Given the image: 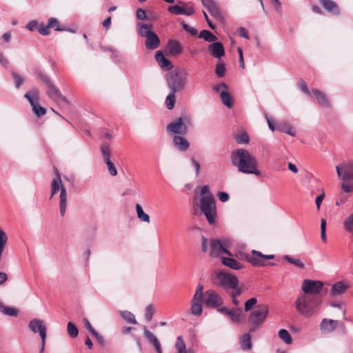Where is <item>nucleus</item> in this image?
<instances>
[{"mask_svg": "<svg viewBox=\"0 0 353 353\" xmlns=\"http://www.w3.org/2000/svg\"><path fill=\"white\" fill-rule=\"evenodd\" d=\"M323 283L319 281L305 279L301 289L304 294L299 296L295 301V307L305 317H310L319 309L323 294Z\"/></svg>", "mask_w": 353, "mask_h": 353, "instance_id": "obj_1", "label": "nucleus"}, {"mask_svg": "<svg viewBox=\"0 0 353 353\" xmlns=\"http://www.w3.org/2000/svg\"><path fill=\"white\" fill-rule=\"evenodd\" d=\"M231 162L238 171L244 174H253L261 176L256 158L247 150L238 149L231 153Z\"/></svg>", "mask_w": 353, "mask_h": 353, "instance_id": "obj_2", "label": "nucleus"}, {"mask_svg": "<svg viewBox=\"0 0 353 353\" xmlns=\"http://www.w3.org/2000/svg\"><path fill=\"white\" fill-rule=\"evenodd\" d=\"M188 73L181 68L170 72L166 76L168 88L172 92H179L185 90Z\"/></svg>", "mask_w": 353, "mask_h": 353, "instance_id": "obj_3", "label": "nucleus"}, {"mask_svg": "<svg viewBox=\"0 0 353 353\" xmlns=\"http://www.w3.org/2000/svg\"><path fill=\"white\" fill-rule=\"evenodd\" d=\"M269 314V306L265 303L258 304L248 316V323L251 327L249 332H254L262 327Z\"/></svg>", "mask_w": 353, "mask_h": 353, "instance_id": "obj_4", "label": "nucleus"}, {"mask_svg": "<svg viewBox=\"0 0 353 353\" xmlns=\"http://www.w3.org/2000/svg\"><path fill=\"white\" fill-rule=\"evenodd\" d=\"M212 281L214 285L221 287L227 293H230L232 288H236V282H239L236 276L223 270L214 272L212 275Z\"/></svg>", "mask_w": 353, "mask_h": 353, "instance_id": "obj_5", "label": "nucleus"}, {"mask_svg": "<svg viewBox=\"0 0 353 353\" xmlns=\"http://www.w3.org/2000/svg\"><path fill=\"white\" fill-rule=\"evenodd\" d=\"M139 34L145 38V46L148 50H155L160 46L161 41L158 35L152 31V26L147 23L138 24Z\"/></svg>", "mask_w": 353, "mask_h": 353, "instance_id": "obj_6", "label": "nucleus"}, {"mask_svg": "<svg viewBox=\"0 0 353 353\" xmlns=\"http://www.w3.org/2000/svg\"><path fill=\"white\" fill-rule=\"evenodd\" d=\"M54 170L57 174V177L54 179L51 183V197L55 194L58 191L61 190L60 193V213L63 216L65 212L67 205V192L65 187L63 185L60 174L57 168H54Z\"/></svg>", "mask_w": 353, "mask_h": 353, "instance_id": "obj_7", "label": "nucleus"}, {"mask_svg": "<svg viewBox=\"0 0 353 353\" xmlns=\"http://www.w3.org/2000/svg\"><path fill=\"white\" fill-rule=\"evenodd\" d=\"M201 212L205 216L208 221H215L216 218V208L212 194L201 197L200 201Z\"/></svg>", "mask_w": 353, "mask_h": 353, "instance_id": "obj_8", "label": "nucleus"}, {"mask_svg": "<svg viewBox=\"0 0 353 353\" xmlns=\"http://www.w3.org/2000/svg\"><path fill=\"white\" fill-rule=\"evenodd\" d=\"M24 97L28 100L34 113L38 117H42L46 114V109L41 106L38 103L39 99V90L37 89H32L31 91L26 93Z\"/></svg>", "mask_w": 353, "mask_h": 353, "instance_id": "obj_9", "label": "nucleus"}, {"mask_svg": "<svg viewBox=\"0 0 353 353\" xmlns=\"http://www.w3.org/2000/svg\"><path fill=\"white\" fill-rule=\"evenodd\" d=\"M46 94L47 95L52 99L55 103L59 105H69L68 100L61 94L59 90L52 83L50 82L47 85Z\"/></svg>", "mask_w": 353, "mask_h": 353, "instance_id": "obj_10", "label": "nucleus"}, {"mask_svg": "<svg viewBox=\"0 0 353 353\" xmlns=\"http://www.w3.org/2000/svg\"><path fill=\"white\" fill-rule=\"evenodd\" d=\"M29 327L34 333L38 332L41 339L42 347L40 351L41 353L43 351L46 343V327L43 325V321L37 319H34L30 321Z\"/></svg>", "mask_w": 353, "mask_h": 353, "instance_id": "obj_11", "label": "nucleus"}, {"mask_svg": "<svg viewBox=\"0 0 353 353\" xmlns=\"http://www.w3.org/2000/svg\"><path fill=\"white\" fill-rule=\"evenodd\" d=\"M251 254L249 263L254 267L265 266L266 265L265 260L273 259L275 257L274 254H263L255 250H252Z\"/></svg>", "mask_w": 353, "mask_h": 353, "instance_id": "obj_12", "label": "nucleus"}, {"mask_svg": "<svg viewBox=\"0 0 353 353\" xmlns=\"http://www.w3.org/2000/svg\"><path fill=\"white\" fill-rule=\"evenodd\" d=\"M337 175L343 181L353 180V163H344L336 167Z\"/></svg>", "mask_w": 353, "mask_h": 353, "instance_id": "obj_13", "label": "nucleus"}, {"mask_svg": "<svg viewBox=\"0 0 353 353\" xmlns=\"http://www.w3.org/2000/svg\"><path fill=\"white\" fill-rule=\"evenodd\" d=\"M205 304L207 306L212 307H218L223 305V301L221 296L216 292L214 290H207L205 292Z\"/></svg>", "mask_w": 353, "mask_h": 353, "instance_id": "obj_14", "label": "nucleus"}, {"mask_svg": "<svg viewBox=\"0 0 353 353\" xmlns=\"http://www.w3.org/2000/svg\"><path fill=\"white\" fill-rule=\"evenodd\" d=\"M167 130L177 134H185L188 128L181 117L176 119L167 125Z\"/></svg>", "mask_w": 353, "mask_h": 353, "instance_id": "obj_15", "label": "nucleus"}, {"mask_svg": "<svg viewBox=\"0 0 353 353\" xmlns=\"http://www.w3.org/2000/svg\"><path fill=\"white\" fill-rule=\"evenodd\" d=\"M221 253L226 254L230 256L233 254L228 249L225 248L219 239H212L210 241V254L211 256H218Z\"/></svg>", "mask_w": 353, "mask_h": 353, "instance_id": "obj_16", "label": "nucleus"}, {"mask_svg": "<svg viewBox=\"0 0 353 353\" xmlns=\"http://www.w3.org/2000/svg\"><path fill=\"white\" fill-rule=\"evenodd\" d=\"M167 54L170 56H179L183 52V47L176 40H170L166 47Z\"/></svg>", "mask_w": 353, "mask_h": 353, "instance_id": "obj_17", "label": "nucleus"}, {"mask_svg": "<svg viewBox=\"0 0 353 353\" xmlns=\"http://www.w3.org/2000/svg\"><path fill=\"white\" fill-rule=\"evenodd\" d=\"M210 54L217 59H221L225 54V49L221 42L214 41L208 48Z\"/></svg>", "mask_w": 353, "mask_h": 353, "instance_id": "obj_18", "label": "nucleus"}, {"mask_svg": "<svg viewBox=\"0 0 353 353\" xmlns=\"http://www.w3.org/2000/svg\"><path fill=\"white\" fill-rule=\"evenodd\" d=\"M322 6L330 14L338 16L340 14V8L338 4L332 0H321Z\"/></svg>", "mask_w": 353, "mask_h": 353, "instance_id": "obj_19", "label": "nucleus"}, {"mask_svg": "<svg viewBox=\"0 0 353 353\" xmlns=\"http://www.w3.org/2000/svg\"><path fill=\"white\" fill-rule=\"evenodd\" d=\"M155 60L163 70H170L173 67L171 61L164 57L161 50L155 52Z\"/></svg>", "mask_w": 353, "mask_h": 353, "instance_id": "obj_20", "label": "nucleus"}, {"mask_svg": "<svg viewBox=\"0 0 353 353\" xmlns=\"http://www.w3.org/2000/svg\"><path fill=\"white\" fill-rule=\"evenodd\" d=\"M312 92L319 105L325 108L330 107V101L325 93L318 89H312Z\"/></svg>", "mask_w": 353, "mask_h": 353, "instance_id": "obj_21", "label": "nucleus"}, {"mask_svg": "<svg viewBox=\"0 0 353 353\" xmlns=\"http://www.w3.org/2000/svg\"><path fill=\"white\" fill-rule=\"evenodd\" d=\"M349 288V285L344 281H338L333 284L330 296H335L343 294Z\"/></svg>", "mask_w": 353, "mask_h": 353, "instance_id": "obj_22", "label": "nucleus"}, {"mask_svg": "<svg viewBox=\"0 0 353 353\" xmlns=\"http://www.w3.org/2000/svg\"><path fill=\"white\" fill-rule=\"evenodd\" d=\"M173 144L174 147L180 151H185L190 146L188 141L181 135H175L174 137Z\"/></svg>", "mask_w": 353, "mask_h": 353, "instance_id": "obj_23", "label": "nucleus"}, {"mask_svg": "<svg viewBox=\"0 0 353 353\" xmlns=\"http://www.w3.org/2000/svg\"><path fill=\"white\" fill-rule=\"evenodd\" d=\"M338 324L336 320L323 319L321 323V330L324 332L330 333L337 327Z\"/></svg>", "mask_w": 353, "mask_h": 353, "instance_id": "obj_24", "label": "nucleus"}, {"mask_svg": "<svg viewBox=\"0 0 353 353\" xmlns=\"http://www.w3.org/2000/svg\"><path fill=\"white\" fill-rule=\"evenodd\" d=\"M221 262L224 265H225L232 270H241L243 268V265L241 263H240L237 260L232 258V256L221 257Z\"/></svg>", "mask_w": 353, "mask_h": 353, "instance_id": "obj_25", "label": "nucleus"}, {"mask_svg": "<svg viewBox=\"0 0 353 353\" xmlns=\"http://www.w3.org/2000/svg\"><path fill=\"white\" fill-rule=\"evenodd\" d=\"M228 316L233 323H240L243 321V310L240 307L232 308Z\"/></svg>", "mask_w": 353, "mask_h": 353, "instance_id": "obj_26", "label": "nucleus"}, {"mask_svg": "<svg viewBox=\"0 0 353 353\" xmlns=\"http://www.w3.org/2000/svg\"><path fill=\"white\" fill-rule=\"evenodd\" d=\"M251 332H248L242 335L240 338L241 349L243 350H250L252 347Z\"/></svg>", "mask_w": 353, "mask_h": 353, "instance_id": "obj_27", "label": "nucleus"}, {"mask_svg": "<svg viewBox=\"0 0 353 353\" xmlns=\"http://www.w3.org/2000/svg\"><path fill=\"white\" fill-rule=\"evenodd\" d=\"M203 312V301L192 300L191 312L196 316L201 315Z\"/></svg>", "mask_w": 353, "mask_h": 353, "instance_id": "obj_28", "label": "nucleus"}, {"mask_svg": "<svg viewBox=\"0 0 353 353\" xmlns=\"http://www.w3.org/2000/svg\"><path fill=\"white\" fill-rule=\"evenodd\" d=\"M144 336L149 339L152 345H154V348L159 347L161 346V343L159 341L158 339L156 336H154L150 331H149L146 326H144Z\"/></svg>", "mask_w": 353, "mask_h": 353, "instance_id": "obj_29", "label": "nucleus"}, {"mask_svg": "<svg viewBox=\"0 0 353 353\" xmlns=\"http://www.w3.org/2000/svg\"><path fill=\"white\" fill-rule=\"evenodd\" d=\"M277 129L281 132H283L288 134H290L292 137L296 136V130L293 127H292L290 124L283 123H280L277 126Z\"/></svg>", "mask_w": 353, "mask_h": 353, "instance_id": "obj_30", "label": "nucleus"}, {"mask_svg": "<svg viewBox=\"0 0 353 353\" xmlns=\"http://www.w3.org/2000/svg\"><path fill=\"white\" fill-rule=\"evenodd\" d=\"M220 97L222 103L228 108H230L233 106V101L229 92L226 90H222L220 93Z\"/></svg>", "mask_w": 353, "mask_h": 353, "instance_id": "obj_31", "label": "nucleus"}, {"mask_svg": "<svg viewBox=\"0 0 353 353\" xmlns=\"http://www.w3.org/2000/svg\"><path fill=\"white\" fill-rule=\"evenodd\" d=\"M199 38L203 39L208 42H214L217 40V37L208 30H203L199 34Z\"/></svg>", "mask_w": 353, "mask_h": 353, "instance_id": "obj_32", "label": "nucleus"}, {"mask_svg": "<svg viewBox=\"0 0 353 353\" xmlns=\"http://www.w3.org/2000/svg\"><path fill=\"white\" fill-rule=\"evenodd\" d=\"M100 149L103 156V161L110 160L111 157V150L110 149L109 145L105 142L103 143L101 145Z\"/></svg>", "mask_w": 353, "mask_h": 353, "instance_id": "obj_33", "label": "nucleus"}, {"mask_svg": "<svg viewBox=\"0 0 353 353\" xmlns=\"http://www.w3.org/2000/svg\"><path fill=\"white\" fill-rule=\"evenodd\" d=\"M121 317L127 322L132 324H137V322L136 321L134 315L130 311H121L120 312Z\"/></svg>", "mask_w": 353, "mask_h": 353, "instance_id": "obj_34", "label": "nucleus"}, {"mask_svg": "<svg viewBox=\"0 0 353 353\" xmlns=\"http://www.w3.org/2000/svg\"><path fill=\"white\" fill-rule=\"evenodd\" d=\"M279 336L282 339L286 344H291L292 343V338L290 336L288 330L281 329L279 331Z\"/></svg>", "mask_w": 353, "mask_h": 353, "instance_id": "obj_35", "label": "nucleus"}, {"mask_svg": "<svg viewBox=\"0 0 353 353\" xmlns=\"http://www.w3.org/2000/svg\"><path fill=\"white\" fill-rule=\"evenodd\" d=\"M174 92H170L165 99L166 107L168 110H172L176 103V96Z\"/></svg>", "mask_w": 353, "mask_h": 353, "instance_id": "obj_36", "label": "nucleus"}, {"mask_svg": "<svg viewBox=\"0 0 353 353\" xmlns=\"http://www.w3.org/2000/svg\"><path fill=\"white\" fill-rule=\"evenodd\" d=\"M283 259L299 268L303 269L305 268V264L298 259L293 258L289 255L284 256Z\"/></svg>", "mask_w": 353, "mask_h": 353, "instance_id": "obj_37", "label": "nucleus"}, {"mask_svg": "<svg viewBox=\"0 0 353 353\" xmlns=\"http://www.w3.org/2000/svg\"><path fill=\"white\" fill-rule=\"evenodd\" d=\"M8 241V236L6 232L0 229V259L2 257L3 252Z\"/></svg>", "mask_w": 353, "mask_h": 353, "instance_id": "obj_38", "label": "nucleus"}, {"mask_svg": "<svg viewBox=\"0 0 353 353\" xmlns=\"http://www.w3.org/2000/svg\"><path fill=\"white\" fill-rule=\"evenodd\" d=\"M67 332L71 338H76L79 334V330L77 325L72 322H69L68 323Z\"/></svg>", "mask_w": 353, "mask_h": 353, "instance_id": "obj_39", "label": "nucleus"}, {"mask_svg": "<svg viewBox=\"0 0 353 353\" xmlns=\"http://www.w3.org/2000/svg\"><path fill=\"white\" fill-rule=\"evenodd\" d=\"M175 347L177 350L178 353H187L185 344L181 336L177 337Z\"/></svg>", "mask_w": 353, "mask_h": 353, "instance_id": "obj_40", "label": "nucleus"}, {"mask_svg": "<svg viewBox=\"0 0 353 353\" xmlns=\"http://www.w3.org/2000/svg\"><path fill=\"white\" fill-rule=\"evenodd\" d=\"M136 210L138 218L141 221H150V216L148 214L144 212L142 207L140 204L136 205Z\"/></svg>", "mask_w": 353, "mask_h": 353, "instance_id": "obj_41", "label": "nucleus"}, {"mask_svg": "<svg viewBox=\"0 0 353 353\" xmlns=\"http://www.w3.org/2000/svg\"><path fill=\"white\" fill-rule=\"evenodd\" d=\"M257 303V299L255 297L250 298V299L247 300L244 304V310L245 312L251 311L252 310H254L255 307L254 306Z\"/></svg>", "mask_w": 353, "mask_h": 353, "instance_id": "obj_42", "label": "nucleus"}, {"mask_svg": "<svg viewBox=\"0 0 353 353\" xmlns=\"http://www.w3.org/2000/svg\"><path fill=\"white\" fill-rule=\"evenodd\" d=\"M209 12L214 18L217 20H221L223 18L221 10L218 4L214 7V8L212 9Z\"/></svg>", "mask_w": 353, "mask_h": 353, "instance_id": "obj_43", "label": "nucleus"}, {"mask_svg": "<svg viewBox=\"0 0 353 353\" xmlns=\"http://www.w3.org/2000/svg\"><path fill=\"white\" fill-rule=\"evenodd\" d=\"M209 12L214 18L217 20H221L223 18L221 10L218 4L214 7V8L212 9Z\"/></svg>", "mask_w": 353, "mask_h": 353, "instance_id": "obj_44", "label": "nucleus"}, {"mask_svg": "<svg viewBox=\"0 0 353 353\" xmlns=\"http://www.w3.org/2000/svg\"><path fill=\"white\" fill-rule=\"evenodd\" d=\"M203 285L202 284H199L196 287V292L193 296L192 300L203 301Z\"/></svg>", "mask_w": 353, "mask_h": 353, "instance_id": "obj_45", "label": "nucleus"}, {"mask_svg": "<svg viewBox=\"0 0 353 353\" xmlns=\"http://www.w3.org/2000/svg\"><path fill=\"white\" fill-rule=\"evenodd\" d=\"M215 72L219 77H222L225 75V66L223 62H219L216 64Z\"/></svg>", "mask_w": 353, "mask_h": 353, "instance_id": "obj_46", "label": "nucleus"}, {"mask_svg": "<svg viewBox=\"0 0 353 353\" xmlns=\"http://www.w3.org/2000/svg\"><path fill=\"white\" fill-rule=\"evenodd\" d=\"M104 163L107 165L110 174L112 176H115L117 174V170L114 163L111 161L110 159L104 161Z\"/></svg>", "mask_w": 353, "mask_h": 353, "instance_id": "obj_47", "label": "nucleus"}, {"mask_svg": "<svg viewBox=\"0 0 353 353\" xmlns=\"http://www.w3.org/2000/svg\"><path fill=\"white\" fill-rule=\"evenodd\" d=\"M3 314L9 316H17L19 314V310L14 307L6 306Z\"/></svg>", "mask_w": 353, "mask_h": 353, "instance_id": "obj_48", "label": "nucleus"}, {"mask_svg": "<svg viewBox=\"0 0 353 353\" xmlns=\"http://www.w3.org/2000/svg\"><path fill=\"white\" fill-rule=\"evenodd\" d=\"M154 311L151 305H149L146 307L145 319L147 322H150L152 321V316L154 315Z\"/></svg>", "mask_w": 353, "mask_h": 353, "instance_id": "obj_49", "label": "nucleus"}, {"mask_svg": "<svg viewBox=\"0 0 353 353\" xmlns=\"http://www.w3.org/2000/svg\"><path fill=\"white\" fill-rule=\"evenodd\" d=\"M12 76L15 81V87L19 88L24 82L23 78L14 72L12 73Z\"/></svg>", "mask_w": 353, "mask_h": 353, "instance_id": "obj_50", "label": "nucleus"}, {"mask_svg": "<svg viewBox=\"0 0 353 353\" xmlns=\"http://www.w3.org/2000/svg\"><path fill=\"white\" fill-rule=\"evenodd\" d=\"M168 11L173 14H182L183 13V7L179 6H172L168 7Z\"/></svg>", "mask_w": 353, "mask_h": 353, "instance_id": "obj_51", "label": "nucleus"}, {"mask_svg": "<svg viewBox=\"0 0 353 353\" xmlns=\"http://www.w3.org/2000/svg\"><path fill=\"white\" fill-rule=\"evenodd\" d=\"M203 6L210 12L217 3L214 0H201Z\"/></svg>", "mask_w": 353, "mask_h": 353, "instance_id": "obj_52", "label": "nucleus"}, {"mask_svg": "<svg viewBox=\"0 0 353 353\" xmlns=\"http://www.w3.org/2000/svg\"><path fill=\"white\" fill-rule=\"evenodd\" d=\"M235 139L239 144H245L249 142L248 136L245 133L236 136Z\"/></svg>", "mask_w": 353, "mask_h": 353, "instance_id": "obj_53", "label": "nucleus"}, {"mask_svg": "<svg viewBox=\"0 0 353 353\" xmlns=\"http://www.w3.org/2000/svg\"><path fill=\"white\" fill-rule=\"evenodd\" d=\"M298 85H299V88L301 90V91L303 92H304L305 94H306L308 96H311V92L309 90V89L307 88V85L305 81L301 79L298 82Z\"/></svg>", "mask_w": 353, "mask_h": 353, "instance_id": "obj_54", "label": "nucleus"}, {"mask_svg": "<svg viewBox=\"0 0 353 353\" xmlns=\"http://www.w3.org/2000/svg\"><path fill=\"white\" fill-rule=\"evenodd\" d=\"M48 25L50 28H54L55 30H61V29L59 28V23L55 18H50L48 19Z\"/></svg>", "mask_w": 353, "mask_h": 353, "instance_id": "obj_55", "label": "nucleus"}, {"mask_svg": "<svg viewBox=\"0 0 353 353\" xmlns=\"http://www.w3.org/2000/svg\"><path fill=\"white\" fill-rule=\"evenodd\" d=\"M243 293V290L239 287V282H236V288H232V290H230V293H228L230 296H238Z\"/></svg>", "mask_w": 353, "mask_h": 353, "instance_id": "obj_56", "label": "nucleus"}, {"mask_svg": "<svg viewBox=\"0 0 353 353\" xmlns=\"http://www.w3.org/2000/svg\"><path fill=\"white\" fill-rule=\"evenodd\" d=\"M326 225L327 222H321V238L324 243L327 241Z\"/></svg>", "mask_w": 353, "mask_h": 353, "instance_id": "obj_57", "label": "nucleus"}, {"mask_svg": "<svg viewBox=\"0 0 353 353\" xmlns=\"http://www.w3.org/2000/svg\"><path fill=\"white\" fill-rule=\"evenodd\" d=\"M83 324H84V326L92 334L96 330L94 329V327L92 326L90 322L89 321V320L85 318V317H83Z\"/></svg>", "mask_w": 353, "mask_h": 353, "instance_id": "obj_58", "label": "nucleus"}, {"mask_svg": "<svg viewBox=\"0 0 353 353\" xmlns=\"http://www.w3.org/2000/svg\"><path fill=\"white\" fill-rule=\"evenodd\" d=\"M92 336L96 339L99 344H100L102 346L105 344L104 337L97 330L92 334Z\"/></svg>", "mask_w": 353, "mask_h": 353, "instance_id": "obj_59", "label": "nucleus"}, {"mask_svg": "<svg viewBox=\"0 0 353 353\" xmlns=\"http://www.w3.org/2000/svg\"><path fill=\"white\" fill-rule=\"evenodd\" d=\"M236 257L240 260H245L248 262H249V260L250 259V255L243 252H239L235 254Z\"/></svg>", "mask_w": 353, "mask_h": 353, "instance_id": "obj_60", "label": "nucleus"}, {"mask_svg": "<svg viewBox=\"0 0 353 353\" xmlns=\"http://www.w3.org/2000/svg\"><path fill=\"white\" fill-rule=\"evenodd\" d=\"M38 29H39V33L43 35H47L50 33V31H49L50 28L48 27V24L47 25L41 24V25H39Z\"/></svg>", "mask_w": 353, "mask_h": 353, "instance_id": "obj_61", "label": "nucleus"}, {"mask_svg": "<svg viewBox=\"0 0 353 353\" xmlns=\"http://www.w3.org/2000/svg\"><path fill=\"white\" fill-rule=\"evenodd\" d=\"M37 74L43 81V82L45 83L46 85H47L48 83L51 82L49 78L41 71L37 70Z\"/></svg>", "mask_w": 353, "mask_h": 353, "instance_id": "obj_62", "label": "nucleus"}, {"mask_svg": "<svg viewBox=\"0 0 353 353\" xmlns=\"http://www.w3.org/2000/svg\"><path fill=\"white\" fill-rule=\"evenodd\" d=\"M137 18L139 20H144L146 19L145 11L142 8H138L136 12Z\"/></svg>", "mask_w": 353, "mask_h": 353, "instance_id": "obj_63", "label": "nucleus"}, {"mask_svg": "<svg viewBox=\"0 0 353 353\" xmlns=\"http://www.w3.org/2000/svg\"><path fill=\"white\" fill-rule=\"evenodd\" d=\"M341 188L345 192H351L353 191V185L343 182L341 183Z\"/></svg>", "mask_w": 353, "mask_h": 353, "instance_id": "obj_64", "label": "nucleus"}]
</instances>
